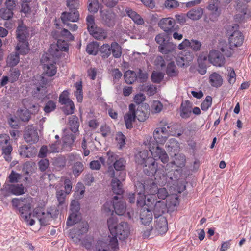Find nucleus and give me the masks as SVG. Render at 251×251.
Instances as JSON below:
<instances>
[{
    "mask_svg": "<svg viewBox=\"0 0 251 251\" xmlns=\"http://www.w3.org/2000/svg\"><path fill=\"white\" fill-rule=\"evenodd\" d=\"M139 197L137 203L139 206H147L151 208L155 201L157 186L152 179L145 181L144 184L137 183L136 185Z\"/></svg>",
    "mask_w": 251,
    "mask_h": 251,
    "instance_id": "nucleus-1",
    "label": "nucleus"
},
{
    "mask_svg": "<svg viewBox=\"0 0 251 251\" xmlns=\"http://www.w3.org/2000/svg\"><path fill=\"white\" fill-rule=\"evenodd\" d=\"M107 225L109 230L112 235V237L108 236L109 245L112 249L115 250L118 247L117 237L120 240L127 238L130 234V227L128 224L126 222H122L118 224L116 219L112 217L107 220Z\"/></svg>",
    "mask_w": 251,
    "mask_h": 251,
    "instance_id": "nucleus-2",
    "label": "nucleus"
},
{
    "mask_svg": "<svg viewBox=\"0 0 251 251\" xmlns=\"http://www.w3.org/2000/svg\"><path fill=\"white\" fill-rule=\"evenodd\" d=\"M32 201V198L31 197L13 198L11 201L12 206L18 210L22 219L30 226H32L35 223L34 219L31 218L30 212Z\"/></svg>",
    "mask_w": 251,
    "mask_h": 251,
    "instance_id": "nucleus-3",
    "label": "nucleus"
},
{
    "mask_svg": "<svg viewBox=\"0 0 251 251\" xmlns=\"http://www.w3.org/2000/svg\"><path fill=\"white\" fill-rule=\"evenodd\" d=\"M176 128V125L162 121L160 123V126L154 130L153 137L157 143L164 144L170 136H176V133L175 132Z\"/></svg>",
    "mask_w": 251,
    "mask_h": 251,
    "instance_id": "nucleus-4",
    "label": "nucleus"
},
{
    "mask_svg": "<svg viewBox=\"0 0 251 251\" xmlns=\"http://www.w3.org/2000/svg\"><path fill=\"white\" fill-rule=\"evenodd\" d=\"M16 33L19 42L16 46V50L20 54H25L29 50L27 41V38L29 36L28 29L25 26L21 25L17 27Z\"/></svg>",
    "mask_w": 251,
    "mask_h": 251,
    "instance_id": "nucleus-5",
    "label": "nucleus"
},
{
    "mask_svg": "<svg viewBox=\"0 0 251 251\" xmlns=\"http://www.w3.org/2000/svg\"><path fill=\"white\" fill-rule=\"evenodd\" d=\"M41 63L43 66V73L45 75L51 77L56 74L57 70L55 65V59L51 51L50 54L45 53L42 55Z\"/></svg>",
    "mask_w": 251,
    "mask_h": 251,
    "instance_id": "nucleus-6",
    "label": "nucleus"
},
{
    "mask_svg": "<svg viewBox=\"0 0 251 251\" xmlns=\"http://www.w3.org/2000/svg\"><path fill=\"white\" fill-rule=\"evenodd\" d=\"M135 160L137 164L146 167L147 172L149 170H151L152 173L155 171L157 163L152 157L149 156L148 151L143 150L138 152L135 156Z\"/></svg>",
    "mask_w": 251,
    "mask_h": 251,
    "instance_id": "nucleus-7",
    "label": "nucleus"
},
{
    "mask_svg": "<svg viewBox=\"0 0 251 251\" xmlns=\"http://www.w3.org/2000/svg\"><path fill=\"white\" fill-rule=\"evenodd\" d=\"M89 225L85 221H80L75 227L70 230L69 236L75 243L80 241L81 235L87 233L89 230Z\"/></svg>",
    "mask_w": 251,
    "mask_h": 251,
    "instance_id": "nucleus-8",
    "label": "nucleus"
},
{
    "mask_svg": "<svg viewBox=\"0 0 251 251\" xmlns=\"http://www.w3.org/2000/svg\"><path fill=\"white\" fill-rule=\"evenodd\" d=\"M118 197H114L113 201V207L115 213L118 215H124L125 217L131 219L134 212L132 209H127L126 212V203L122 201H118Z\"/></svg>",
    "mask_w": 251,
    "mask_h": 251,
    "instance_id": "nucleus-9",
    "label": "nucleus"
},
{
    "mask_svg": "<svg viewBox=\"0 0 251 251\" xmlns=\"http://www.w3.org/2000/svg\"><path fill=\"white\" fill-rule=\"evenodd\" d=\"M36 217L40 224L43 226L49 224L52 218V215L49 211L45 212L42 207H37L33 210V214H31V218Z\"/></svg>",
    "mask_w": 251,
    "mask_h": 251,
    "instance_id": "nucleus-10",
    "label": "nucleus"
},
{
    "mask_svg": "<svg viewBox=\"0 0 251 251\" xmlns=\"http://www.w3.org/2000/svg\"><path fill=\"white\" fill-rule=\"evenodd\" d=\"M149 150L151 152L152 158L155 161V159H159L162 163L165 164L169 161V157L166 151L158 146L151 147V144H150Z\"/></svg>",
    "mask_w": 251,
    "mask_h": 251,
    "instance_id": "nucleus-11",
    "label": "nucleus"
},
{
    "mask_svg": "<svg viewBox=\"0 0 251 251\" xmlns=\"http://www.w3.org/2000/svg\"><path fill=\"white\" fill-rule=\"evenodd\" d=\"M69 92L67 90L64 91L60 95L59 102L61 104L66 105L64 112L67 115L72 114L74 113L75 105L73 102L68 98Z\"/></svg>",
    "mask_w": 251,
    "mask_h": 251,
    "instance_id": "nucleus-12",
    "label": "nucleus"
},
{
    "mask_svg": "<svg viewBox=\"0 0 251 251\" xmlns=\"http://www.w3.org/2000/svg\"><path fill=\"white\" fill-rule=\"evenodd\" d=\"M147 173L149 176L154 175L155 181L154 182L159 185H165L167 181V176L165 171L163 170L158 169L157 163L155 167V171L153 173H151V170H148Z\"/></svg>",
    "mask_w": 251,
    "mask_h": 251,
    "instance_id": "nucleus-13",
    "label": "nucleus"
},
{
    "mask_svg": "<svg viewBox=\"0 0 251 251\" xmlns=\"http://www.w3.org/2000/svg\"><path fill=\"white\" fill-rule=\"evenodd\" d=\"M78 7H74L71 8L69 7V12H64L62 13L61 19L63 24H67L68 22H76L79 19V14L77 10Z\"/></svg>",
    "mask_w": 251,
    "mask_h": 251,
    "instance_id": "nucleus-14",
    "label": "nucleus"
},
{
    "mask_svg": "<svg viewBox=\"0 0 251 251\" xmlns=\"http://www.w3.org/2000/svg\"><path fill=\"white\" fill-rule=\"evenodd\" d=\"M175 24V20L173 18H164L161 19L158 22V26L164 32L169 34L174 31Z\"/></svg>",
    "mask_w": 251,
    "mask_h": 251,
    "instance_id": "nucleus-15",
    "label": "nucleus"
},
{
    "mask_svg": "<svg viewBox=\"0 0 251 251\" xmlns=\"http://www.w3.org/2000/svg\"><path fill=\"white\" fill-rule=\"evenodd\" d=\"M101 22L104 25L113 27L116 23V15L111 11H100Z\"/></svg>",
    "mask_w": 251,
    "mask_h": 251,
    "instance_id": "nucleus-16",
    "label": "nucleus"
},
{
    "mask_svg": "<svg viewBox=\"0 0 251 251\" xmlns=\"http://www.w3.org/2000/svg\"><path fill=\"white\" fill-rule=\"evenodd\" d=\"M208 60L214 66L221 67L225 64V58L223 55L218 51L212 50L208 55Z\"/></svg>",
    "mask_w": 251,
    "mask_h": 251,
    "instance_id": "nucleus-17",
    "label": "nucleus"
},
{
    "mask_svg": "<svg viewBox=\"0 0 251 251\" xmlns=\"http://www.w3.org/2000/svg\"><path fill=\"white\" fill-rule=\"evenodd\" d=\"M136 117L135 105L134 104H130L129 105V111L124 116L125 123L127 128L130 129L132 127V124Z\"/></svg>",
    "mask_w": 251,
    "mask_h": 251,
    "instance_id": "nucleus-18",
    "label": "nucleus"
},
{
    "mask_svg": "<svg viewBox=\"0 0 251 251\" xmlns=\"http://www.w3.org/2000/svg\"><path fill=\"white\" fill-rule=\"evenodd\" d=\"M19 152L20 156L24 158H31L36 156L37 149L31 146L22 145L20 147Z\"/></svg>",
    "mask_w": 251,
    "mask_h": 251,
    "instance_id": "nucleus-19",
    "label": "nucleus"
},
{
    "mask_svg": "<svg viewBox=\"0 0 251 251\" xmlns=\"http://www.w3.org/2000/svg\"><path fill=\"white\" fill-rule=\"evenodd\" d=\"M176 45L172 42H167L165 44L158 46V51L161 53L167 55L170 54L172 57L176 54Z\"/></svg>",
    "mask_w": 251,
    "mask_h": 251,
    "instance_id": "nucleus-20",
    "label": "nucleus"
},
{
    "mask_svg": "<svg viewBox=\"0 0 251 251\" xmlns=\"http://www.w3.org/2000/svg\"><path fill=\"white\" fill-rule=\"evenodd\" d=\"M244 41V36L239 31H235L229 37V44L234 48L240 46Z\"/></svg>",
    "mask_w": 251,
    "mask_h": 251,
    "instance_id": "nucleus-21",
    "label": "nucleus"
},
{
    "mask_svg": "<svg viewBox=\"0 0 251 251\" xmlns=\"http://www.w3.org/2000/svg\"><path fill=\"white\" fill-rule=\"evenodd\" d=\"M25 141L30 144H35L39 140L37 131L33 127L28 128L24 135Z\"/></svg>",
    "mask_w": 251,
    "mask_h": 251,
    "instance_id": "nucleus-22",
    "label": "nucleus"
},
{
    "mask_svg": "<svg viewBox=\"0 0 251 251\" xmlns=\"http://www.w3.org/2000/svg\"><path fill=\"white\" fill-rule=\"evenodd\" d=\"M155 219V229L158 234L165 233L168 230V223L166 218L161 216Z\"/></svg>",
    "mask_w": 251,
    "mask_h": 251,
    "instance_id": "nucleus-23",
    "label": "nucleus"
},
{
    "mask_svg": "<svg viewBox=\"0 0 251 251\" xmlns=\"http://www.w3.org/2000/svg\"><path fill=\"white\" fill-rule=\"evenodd\" d=\"M181 56H179L177 59V64L181 66L187 65L193 59L192 53L188 50H184L181 52Z\"/></svg>",
    "mask_w": 251,
    "mask_h": 251,
    "instance_id": "nucleus-24",
    "label": "nucleus"
},
{
    "mask_svg": "<svg viewBox=\"0 0 251 251\" xmlns=\"http://www.w3.org/2000/svg\"><path fill=\"white\" fill-rule=\"evenodd\" d=\"M109 238L100 239L97 241L93 251H110Z\"/></svg>",
    "mask_w": 251,
    "mask_h": 251,
    "instance_id": "nucleus-25",
    "label": "nucleus"
},
{
    "mask_svg": "<svg viewBox=\"0 0 251 251\" xmlns=\"http://www.w3.org/2000/svg\"><path fill=\"white\" fill-rule=\"evenodd\" d=\"M153 212L154 214L155 218L162 216V215L164 213L166 210V204L163 201H158L153 205Z\"/></svg>",
    "mask_w": 251,
    "mask_h": 251,
    "instance_id": "nucleus-26",
    "label": "nucleus"
},
{
    "mask_svg": "<svg viewBox=\"0 0 251 251\" xmlns=\"http://www.w3.org/2000/svg\"><path fill=\"white\" fill-rule=\"evenodd\" d=\"M23 104L25 108L30 113H35L38 111L39 105L36 102L33 101L31 99L25 98L23 100Z\"/></svg>",
    "mask_w": 251,
    "mask_h": 251,
    "instance_id": "nucleus-27",
    "label": "nucleus"
},
{
    "mask_svg": "<svg viewBox=\"0 0 251 251\" xmlns=\"http://www.w3.org/2000/svg\"><path fill=\"white\" fill-rule=\"evenodd\" d=\"M209 82L212 87L219 88L223 83V79L218 73L214 72L209 76Z\"/></svg>",
    "mask_w": 251,
    "mask_h": 251,
    "instance_id": "nucleus-28",
    "label": "nucleus"
},
{
    "mask_svg": "<svg viewBox=\"0 0 251 251\" xmlns=\"http://www.w3.org/2000/svg\"><path fill=\"white\" fill-rule=\"evenodd\" d=\"M192 103L188 101L182 102L180 108V116L184 119L190 117L192 112Z\"/></svg>",
    "mask_w": 251,
    "mask_h": 251,
    "instance_id": "nucleus-29",
    "label": "nucleus"
},
{
    "mask_svg": "<svg viewBox=\"0 0 251 251\" xmlns=\"http://www.w3.org/2000/svg\"><path fill=\"white\" fill-rule=\"evenodd\" d=\"M203 14V9L201 7H196L189 10L187 13L186 16L193 21H197L202 17Z\"/></svg>",
    "mask_w": 251,
    "mask_h": 251,
    "instance_id": "nucleus-30",
    "label": "nucleus"
},
{
    "mask_svg": "<svg viewBox=\"0 0 251 251\" xmlns=\"http://www.w3.org/2000/svg\"><path fill=\"white\" fill-rule=\"evenodd\" d=\"M141 222L144 225L149 224L152 220V212L149 208H143L140 214Z\"/></svg>",
    "mask_w": 251,
    "mask_h": 251,
    "instance_id": "nucleus-31",
    "label": "nucleus"
},
{
    "mask_svg": "<svg viewBox=\"0 0 251 251\" xmlns=\"http://www.w3.org/2000/svg\"><path fill=\"white\" fill-rule=\"evenodd\" d=\"M94 30L90 32V34L97 40H103L107 36L106 31L102 28L98 26Z\"/></svg>",
    "mask_w": 251,
    "mask_h": 251,
    "instance_id": "nucleus-32",
    "label": "nucleus"
},
{
    "mask_svg": "<svg viewBox=\"0 0 251 251\" xmlns=\"http://www.w3.org/2000/svg\"><path fill=\"white\" fill-rule=\"evenodd\" d=\"M75 137L73 134L70 133L69 130L64 129V135L62 137L63 146L70 147L74 142Z\"/></svg>",
    "mask_w": 251,
    "mask_h": 251,
    "instance_id": "nucleus-33",
    "label": "nucleus"
},
{
    "mask_svg": "<svg viewBox=\"0 0 251 251\" xmlns=\"http://www.w3.org/2000/svg\"><path fill=\"white\" fill-rule=\"evenodd\" d=\"M126 12L127 15L131 18L135 23L138 25H142L144 24L143 19L136 12L133 11L130 8H127L126 9Z\"/></svg>",
    "mask_w": 251,
    "mask_h": 251,
    "instance_id": "nucleus-34",
    "label": "nucleus"
},
{
    "mask_svg": "<svg viewBox=\"0 0 251 251\" xmlns=\"http://www.w3.org/2000/svg\"><path fill=\"white\" fill-rule=\"evenodd\" d=\"M166 72L170 77H176L178 75V71L174 62H171L167 65Z\"/></svg>",
    "mask_w": 251,
    "mask_h": 251,
    "instance_id": "nucleus-35",
    "label": "nucleus"
},
{
    "mask_svg": "<svg viewBox=\"0 0 251 251\" xmlns=\"http://www.w3.org/2000/svg\"><path fill=\"white\" fill-rule=\"evenodd\" d=\"M81 220V216L78 213L71 212L67 219V226H71L75 224H77Z\"/></svg>",
    "mask_w": 251,
    "mask_h": 251,
    "instance_id": "nucleus-36",
    "label": "nucleus"
},
{
    "mask_svg": "<svg viewBox=\"0 0 251 251\" xmlns=\"http://www.w3.org/2000/svg\"><path fill=\"white\" fill-rule=\"evenodd\" d=\"M207 9L211 12L210 19L212 21H215L220 15V10L218 8L217 5L212 3H210L207 7Z\"/></svg>",
    "mask_w": 251,
    "mask_h": 251,
    "instance_id": "nucleus-37",
    "label": "nucleus"
},
{
    "mask_svg": "<svg viewBox=\"0 0 251 251\" xmlns=\"http://www.w3.org/2000/svg\"><path fill=\"white\" fill-rule=\"evenodd\" d=\"M111 186L112 191L115 194L119 195L122 193L123 189L121 183L117 178H114L112 179Z\"/></svg>",
    "mask_w": 251,
    "mask_h": 251,
    "instance_id": "nucleus-38",
    "label": "nucleus"
},
{
    "mask_svg": "<svg viewBox=\"0 0 251 251\" xmlns=\"http://www.w3.org/2000/svg\"><path fill=\"white\" fill-rule=\"evenodd\" d=\"M221 51L227 57H229L232 56L233 53L234 47H231L229 45H227L225 42H222L221 43Z\"/></svg>",
    "mask_w": 251,
    "mask_h": 251,
    "instance_id": "nucleus-39",
    "label": "nucleus"
},
{
    "mask_svg": "<svg viewBox=\"0 0 251 251\" xmlns=\"http://www.w3.org/2000/svg\"><path fill=\"white\" fill-rule=\"evenodd\" d=\"M69 124L70 130L74 133H75L78 130L79 124L78 119L76 116H72L69 118Z\"/></svg>",
    "mask_w": 251,
    "mask_h": 251,
    "instance_id": "nucleus-40",
    "label": "nucleus"
},
{
    "mask_svg": "<svg viewBox=\"0 0 251 251\" xmlns=\"http://www.w3.org/2000/svg\"><path fill=\"white\" fill-rule=\"evenodd\" d=\"M114 57L119 58L122 54V48L121 46L116 42H113L111 44V52Z\"/></svg>",
    "mask_w": 251,
    "mask_h": 251,
    "instance_id": "nucleus-41",
    "label": "nucleus"
},
{
    "mask_svg": "<svg viewBox=\"0 0 251 251\" xmlns=\"http://www.w3.org/2000/svg\"><path fill=\"white\" fill-rule=\"evenodd\" d=\"M137 77L135 72L131 70L126 71L124 74L125 81L128 84L133 83L136 80Z\"/></svg>",
    "mask_w": 251,
    "mask_h": 251,
    "instance_id": "nucleus-42",
    "label": "nucleus"
},
{
    "mask_svg": "<svg viewBox=\"0 0 251 251\" xmlns=\"http://www.w3.org/2000/svg\"><path fill=\"white\" fill-rule=\"evenodd\" d=\"M14 9L2 8L0 9V17L3 20H7L11 19L13 15Z\"/></svg>",
    "mask_w": 251,
    "mask_h": 251,
    "instance_id": "nucleus-43",
    "label": "nucleus"
},
{
    "mask_svg": "<svg viewBox=\"0 0 251 251\" xmlns=\"http://www.w3.org/2000/svg\"><path fill=\"white\" fill-rule=\"evenodd\" d=\"M9 191L15 195H20L25 193V189L22 184L11 185L9 187Z\"/></svg>",
    "mask_w": 251,
    "mask_h": 251,
    "instance_id": "nucleus-44",
    "label": "nucleus"
},
{
    "mask_svg": "<svg viewBox=\"0 0 251 251\" xmlns=\"http://www.w3.org/2000/svg\"><path fill=\"white\" fill-rule=\"evenodd\" d=\"M75 87L76 89V91L75 92V95L76 98L78 102H81L83 100V92H82V82H76L75 84Z\"/></svg>",
    "mask_w": 251,
    "mask_h": 251,
    "instance_id": "nucleus-45",
    "label": "nucleus"
},
{
    "mask_svg": "<svg viewBox=\"0 0 251 251\" xmlns=\"http://www.w3.org/2000/svg\"><path fill=\"white\" fill-rule=\"evenodd\" d=\"M99 49V45L97 42H93L89 43L86 48L88 53L92 55H96Z\"/></svg>",
    "mask_w": 251,
    "mask_h": 251,
    "instance_id": "nucleus-46",
    "label": "nucleus"
},
{
    "mask_svg": "<svg viewBox=\"0 0 251 251\" xmlns=\"http://www.w3.org/2000/svg\"><path fill=\"white\" fill-rule=\"evenodd\" d=\"M105 159L102 157H99L98 160H93L90 163V167L92 170H99L101 164H104Z\"/></svg>",
    "mask_w": 251,
    "mask_h": 251,
    "instance_id": "nucleus-47",
    "label": "nucleus"
},
{
    "mask_svg": "<svg viewBox=\"0 0 251 251\" xmlns=\"http://www.w3.org/2000/svg\"><path fill=\"white\" fill-rule=\"evenodd\" d=\"M168 150L174 152H176L178 151L179 143L174 138H172L169 140V143L167 146Z\"/></svg>",
    "mask_w": 251,
    "mask_h": 251,
    "instance_id": "nucleus-48",
    "label": "nucleus"
},
{
    "mask_svg": "<svg viewBox=\"0 0 251 251\" xmlns=\"http://www.w3.org/2000/svg\"><path fill=\"white\" fill-rule=\"evenodd\" d=\"M100 52L103 58H107L111 54V46L107 44H103L100 48Z\"/></svg>",
    "mask_w": 251,
    "mask_h": 251,
    "instance_id": "nucleus-49",
    "label": "nucleus"
},
{
    "mask_svg": "<svg viewBox=\"0 0 251 251\" xmlns=\"http://www.w3.org/2000/svg\"><path fill=\"white\" fill-rule=\"evenodd\" d=\"M30 112L25 109H20L17 111V114L19 118L23 121H28L30 118Z\"/></svg>",
    "mask_w": 251,
    "mask_h": 251,
    "instance_id": "nucleus-50",
    "label": "nucleus"
},
{
    "mask_svg": "<svg viewBox=\"0 0 251 251\" xmlns=\"http://www.w3.org/2000/svg\"><path fill=\"white\" fill-rule=\"evenodd\" d=\"M19 61V55L17 53L10 54L7 58V63L9 66H16Z\"/></svg>",
    "mask_w": 251,
    "mask_h": 251,
    "instance_id": "nucleus-51",
    "label": "nucleus"
},
{
    "mask_svg": "<svg viewBox=\"0 0 251 251\" xmlns=\"http://www.w3.org/2000/svg\"><path fill=\"white\" fill-rule=\"evenodd\" d=\"M86 22L87 25V29L89 32L94 31V29L98 26L96 25L95 22L94 17L92 15H88L86 18Z\"/></svg>",
    "mask_w": 251,
    "mask_h": 251,
    "instance_id": "nucleus-52",
    "label": "nucleus"
},
{
    "mask_svg": "<svg viewBox=\"0 0 251 251\" xmlns=\"http://www.w3.org/2000/svg\"><path fill=\"white\" fill-rule=\"evenodd\" d=\"M201 42L197 39L190 40V49L194 51H200L201 48Z\"/></svg>",
    "mask_w": 251,
    "mask_h": 251,
    "instance_id": "nucleus-53",
    "label": "nucleus"
},
{
    "mask_svg": "<svg viewBox=\"0 0 251 251\" xmlns=\"http://www.w3.org/2000/svg\"><path fill=\"white\" fill-rule=\"evenodd\" d=\"M40 82L39 84H36V89L35 93L36 94L40 93L41 94L45 93L46 92V88L45 87L46 82L45 79L43 77H40Z\"/></svg>",
    "mask_w": 251,
    "mask_h": 251,
    "instance_id": "nucleus-54",
    "label": "nucleus"
},
{
    "mask_svg": "<svg viewBox=\"0 0 251 251\" xmlns=\"http://www.w3.org/2000/svg\"><path fill=\"white\" fill-rule=\"evenodd\" d=\"M84 166L80 162H76L73 168V173L75 176H78L83 171Z\"/></svg>",
    "mask_w": 251,
    "mask_h": 251,
    "instance_id": "nucleus-55",
    "label": "nucleus"
},
{
    "mask_svg": "<svg viewBox=\"0 0 251 251\" xmlns=\"http://www.w3.org/2000/svg\"><path fill=\"white\" fill-rule=\"evenodd\" d=\"M126 161L123 158H120L113 163V167L116 171L124 170Z\"/></svg>",
    "mask_w": 251,
    "mask_h": 251,
    "instance_id": "nucleus-56",
    "label": "nucleus"
},
{
    "mask_svg": "<svg viewBox=\"0 0 251 251\" xmlns=\"http://www.w3.org/2000/svg\"><path fill=\"white\" fill-rule=\"evenodd\" d=\"M163 109V105L161 102L158 100L154 101L151 107V110L152 113H158L160 112Z\"/></svg>",
    "mask_w": 251,
    "mask_h": 251,
    "instance_id": "nucleus-57",
    "label": "nucleus"
},
{
    "mask_svg": "<svg viewBox=\"0 0 251 251\" xmlns=\"http://www.w3.org/2000/svg\"><path fill=\"white\" fill-rule=\"evenodd\" d=\"M20 75V73L18 69L16 68L11 69L10 71V75L9 76V82L13 83L16 81L18 80Z\"/></svg>",
    "mask_w": 251,
    "mask_h": 251,
    "instance_id": "nucleus-58",
    "label": "nucleus"
},
{
    "mask_svg": "<svg viewBox=\"0 0 251 251\" xmlns=\"http://www.w3.org/2000/svg\"><path fill=\"white\" fill-rule=\"evenodd\" d=\"M1 149L2 150V154L4 155V157L5 160L7 161H10L11 160L10 154L12 151L11 146L8 145L2 148Z\"/></svg>",
    "mask_w": 251,
    "mask_h": 251,
    "instance_id": "nucleus-59",
    "label": "nucleus"
},
{
    "mask_svg": "<svg viewBox=\"0 0 251 251\" xmlns=\"http://www.w3.org/2000/svg\"><path fill=\"white\" fill-rule=\"evenodd\" d=\"M88 10L92 13H96L99 10L100 5L98 0H89Z\"/></svg>",
    "mask_w": 251,
    "mask_h": 251,
    "instance_id": "nucleus-60",
    "label": "nucleus"
},
{
    "mask_svg": "<svg viewBox=\"0 0 251 251\" xmlns=\"http://www.w3.org/2000/svg\"><path fill=\"white\" fill-rule=\"evenodd\" d=\"M76 191L75 195L76 198L81 199L83 197L84 193V187L82 183H78L76 186Z\"/></svg>",
    "mask_w": 251,
    "mask_h": 251,
    "instance_id": "nucleus-61",
    "label": "nucleus"
},
{
    "mask_svg": "<svg viewBox=\"0 0 251 251\" xmlns=\"http://www.w3.org/2000/svg\"><path fill=\"white\" fill-rule=\"evenodd\" d=\"M164 5L166 9H171L178 7L179 4L176 0H166L164 2Z\"/></svg>",
    "mask_w": 251,
    "mask_h": 251,
    "instance_id": "nucleus-62",
    "label": "nucleus"
},
{
    "mask_svg": "<svg viewBox=\"0 0 251 251\" xmlns=\"http://www.w3.org/2000/svg\"><path fill=\"white\" fill-rule=\"evenodd\" d=\"M212 99L210 96H207L201 104V109L203 111H206L211 106Z\"/></svg>",
    "mask_w": 251,
    "mask_h": 251,
    "instance_id": "nucleus-63",
    "label": "nucleus"
},
{
    "mask_svg": "<svg viewBox=\"0 0 251 251\" xmlns=\"http://www.w3.org/2000/svg\"><path fill=\"white\" fill-rule=\"evenodd\" d=\"M228 74L227 75L228 82L230 84H233L236 80V75L234 69L231 67L227 69Z\"/></svg>",
    "mask_w": 251,
    "mask_h": 251,
    "instance_id": "nucleus-64",
    "label": "nucleus"
}]
</instances>
